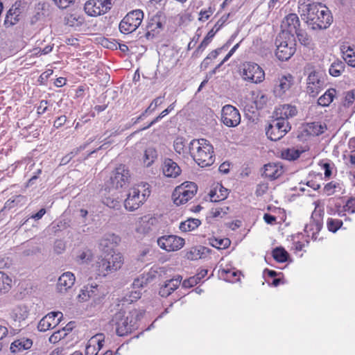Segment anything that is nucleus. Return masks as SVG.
<instances>
[{
  "label": "nucleus",
  "instance_id": "obj_1",
  "mask_svg": "<svg viewBox=\"0 0 355 355\" xmlns=\"http://www.w3.org/2000/svg\"><path fill=\"white\" fill-rule=\"evenodd\" d=\"M298 8L301 16L313 30L327 29L333 21L331 11L322 3L300 1Z\"/></svg>",
  "mask_w": 355,
  "mask_h": 355
},
{
  "label": "nucleus",
  "instance_id": "obj_2",
  "mask_svg": "<svg viewBox=\"0 0 355 355\" xmlns=\"http://www.w3.org/2000/svg\"><path fill=\"white\" fill-rule=\"evenodd\" d=\"M189 148L191 157L200 166H211L214 162V148L207 139H193Z\"/></svg>",
  "mask_w": 355,
  "mask_h": 355
},
{
  "label": "nucleus",
  "instance_id": "obj_3",
  "mask_svg": "<svg viewBox=\"0 0 355 355\" xmlns=\"http://www.w3.org/2000/svg\"><path fill=\"white\" fill-rule=\"evenodd\" d=\"M141 315V313L137 309H132L128 313L125 311L116 313L112 321L116 326V334L119 336H124L131 333L136 329L137 322Z\"/></svg>",
  "mask_w": 355,
  "mask_h": 355
},
{
  "label": "nucleus",
  "instance_id": "obj_4",
  "mask_svg": "<svg viewBox=\"0 0 355 355\" xmlns=\"http://www.w3.org/2000/svg\"><path fill=\"white\" fill-rule=\"evenodd\" d=\"M123 263V259L121 253L107 254L98 257L92 268L98 276L105 277L120 269Z\"/></svg>",
  "mask_w": 355,
  "mask_h": 355
},
{
  "label": "nucleus",
  "instance_id": "obj_5",
  "mask_svg": "<svg viewBox=\"0 0 355 355\" xmlns=\"http://www.w3.org/2000/svg\"><path fill=\"white\" fill-rule=\"evenodd\" d=\"M130 178L131 175L128 167L124 164L119 165L112 172L110 181L107 182V187L109 189V191L122 188L130 182Z\"/></svg>",
  "mask_w": 355,
  "mask_h": 355
},
{
  "label": "nucleus",
  "instance_id": "obj_6",
  "mask_svg": "<svg viewBox=\"0 0 355 355\" xmlns=\"http://www.w3.org/2000/svg\"><path fill=\"white\" fill-rule=\"evenodd\" d=\"M144 12L141 10H135L128 12L119 24L122 33L129 34L135 31L141 24Z\"/></svg>",
  "mask_w": 355,
  "mask_h": 355
},
{
  "label": "nucleus",
  "instance_id": "obj_7",
  "mask_svg": "<svg viewBox=\"0 0 355 355\" xmlns=\"http://www.w3.org/2000/svg\"><path fill=\"white\" fill-rule=\"evenodd\" d=\"M241 75L243 80L257 84L263 82L265 78V73L262 68L251 62L242 64Z\"/></svg>",
  "mask_w": 355,
  "mask_h": 355
},
{
  "label": "nucleus",
  "instance_id": "obj_8",
  "mask_svg": "<svg viewBox=\"0 0 355 355\" xmlns=\"http://www.w3.org/2000/svg\"><path fill=\"white\" fill-rule=\"evenodd\" d=\"M291 126L287 120L278 119L273 120L266 130L268 137L272 141L282 139L289 130Z\"/></svg>",
  "mask_w": 355,
  "mask_h": 355
},
{
  "label": "nucleus",
  "instance_id": "obj_9",
  "mask_svg": "<svg viewBox=\"0 0 355 355\" xmlns=\"http://www.w3.org/2000/svg\"><path fill=\"white\" fill-rule=\"evenodd\" d=\"M114 0H89L85 4V12L91 17H97L108 12Z\"/></svg>",
  "mask_w": 355,
  "mask_h": 355
},
{
  "label": "nucleus",
  "instance_id": "obj_10",
  "mask_svg": "<svg viewBox=\"0 0 355 355\" xmlns=\"http://www.w3.org/2000/svg\"><path fill=\"white\" fill-rule=\"evenodd\" d=\"M159 230L157 218L150 215H146L139 218L136 232L143 235L154 234Z\"/></svg>",
  "mask_w": 355,
  "mask_h": 355
},
{
  "label": "nucleus",
  "instance_id": "obj_11",
  "mask_svg": "<svg viewBox=\"0 0 355 355\" xmlns=\"http://www.w3.org/2000/svg\"><path fill=\"white\" fill-rule=\"evenodd\" d=\"M198 191L197 185L192 182H185L175 187L172 200H191Z\"/></svg>",
  "mask_w": 355,
  "mask_h": 355
},
{
  "label": "nucleus",
  "instance_id": "obj_12",
  "mask_svg": "<svg viewBox=\"0 0 355 355\" xmlns=\"http://www.w3.org/2000/svg\"><path fill=\"white\" fill-rule=\"evenodd\" d=\"M157 245L167 252L176 251L184 245V239L176 235H165L157 239Z\"/></svg>",
  "mask_w": 355,
  "mask_h": 355
},
{
  "label": "nucleus",
  "instance_id": "obj_13",
  "mask_svg": "<svg viewBox=\"0 0 355 355\" xmlns=\"http://www.w3.org/2000/svg\"><path fill=\"white\" fill-rule=\"evenodd\" d=\"M105 295V289L102 286L92 283L84 286L79 296L83 300H87V298H92L95 302H100Z\"/></svg>",
  "mask_w": 355,
  "mask_h": 355
},
{
  "label": "nucleus",
  "instance_id": "obj_14",
  "mask_svg": "<svg viewBox=\"0 0 355 355\" xmlns=\"http://www.w3.org/2000/svg\"><path fill=\"white\" fill-rule=\"evenodd\" d=\"M221 120L227 127H236L241 121L239 110L231 105H226L222 109Z\"/></svg>",
  "mask_w": 355,
  "mask_h": 355
},
{
  "label": "nucleus",
  "instance_id": "obj_15",
  "mask_svg": "<svg viewBox=\"0 0 355 355\" xmlns=\"http://www.w3.org/2000/svg\"><path fill=\"white\" fill-rule=\"evenodd\" d=\"M324 85V80L322 73L312 71L307 78V93L315 96L323 88Z\"/></svg>",
  "mask_w": 355,
  "mask_h": 355
},
{
  "label": "nucleus",
  "instance_id": "obj_16",
  "mask_svg": "<svg viewBox=\"0 0 355 355\" xmlns=\"http://www.w3.org/2000/svg\"><path fill=\"white\" fill-rule=\"evenodd\" d=\"M63 314L60 311H53L46 314L38 323L37 329L40 331H46L55 327L60 322Z\"/></svg>",
  "mask_w": 355,
  "mask_h": 355
},
{
  "label": "nucleus",
  "instance_id": "obj_17",
  "mask_svg": "<svg viewBox=\"0 0 355 355\" xmlns=\"http://www.w3.org/2000/svg\"><path fill=\"white\" fill-rule=\"evenodd\" d=\"M294 83V78L292 75L288 73L283 75L275 80L273 92L276 97H282L287 91L290 89Z\"/></svg>",
  "mask_w": 355,
  "mask_h": 355
},
{
  "label": "nucleus",
  "instance_id": "obj_18",
  "mask_svg": "<svg viewBox=\"0 0 355 355\" xmlns=\"http://www.w3.org/2000/svg\"><path fill=\"white\" fill-rule=\"evenodd\" d=\"M150 193L151 190L150 184L147 182H141L134 184L130 188L128 193V198L126 200L139 198L146 199L150 196Z\"/></svg>",
  "mask_w": 355,
  "mask_h": 355
},
{
  "label": "nucleus",
  "instance_id": "obj_19",
  "mask_svg": "<svg viewBox=\"0 0 355 355\" xmlns=\"http://www.w3.org/2000/svg\"><path fill=\"white\" fill-rule=\"evenodd\" d=\"M120 241V238L114 234H107L100 240L99 249L105 253V254H113L114 248Z\"/></svg>",
  "mask_w": 355,
  "mask_h": 355
},
{
  "label": "nucleus",
  "instance_id": "obj_20",
  "mask_svg": "<svg viewBox=\"0 0 355 355\" xmlns=\"http://www.w3.org/2000/svg\"><path fill=\"white\" fill-rule=\"evenodd\" d=\"M278 42L277 40V49L275 52L277 58L282 61L288 60L295 52L294 44L292 42L288 43L286 41L279 43Z\"/></svg>",
  "mask_w": 355,
  "mask_h": 355
},
{
  "label": "nucleus",
  "instance_id": "obj_21",
  "mask_svg": "<svg viewBox=\"0 0 355 355\" xmlns=\"http://www.w3.org/2000/svg\"><path fill=\"white\" fill-rule=\"evenodd\" d=\"M300 21L298 16L295 13H291L286 15L282 21L281 28L283 31H287L289 33H294L300 28Z\"/></svg>",
  "mask_w": 355,
  "mask_h": 355
},
{
  "label": "nucleus",
  "instance_id": "obj_22",
  "mask_svg": "<svg viewBox=\"0 0 355 355\" xmlns=\"http://www.w3.org/2000/svg\"><path fill=\"white\" fill-rule=\"evenodd\" d=\"M74 282L75 276L72 272H64L58 280L57 289L60 293H66L72 288Z\"/></svg>",
  "mask_w": 355,
  "mask_h": 355
},
{
  "label": "nucleus",
  "instance_id": "obj_23",
  "mask_svg": "<svg viewBox=\"0 0 355 355\" xmlns=\"http://www.w3.org/2000/svg\"><path fill=\"white\" fill-rule=\"evenodd\" d=\"M163 174L168 178H176L181 173V168L173 159L166 158L162 164Z\"/></svg>",
  "mask_w": 355,
  "mask_h": 355
},
{
  "label": "nucleus",
  "instance_id": "obj_24",
  "mask_svg": "<svg viewBox=\"0 0 355 355\" xmlns=\"http://www.w3.org/2000/svg\"><path fill=\"white\" fill-rule=\"evenodd\" d=\"M284 173V168L280 163H269L264 166L263 175L270 180H275Z\"/></svg>",
  "mask_w": 355,
  "mask_h": 355
},
{
  "label": "nucleus",
  "instance_id": "obj_25",
  "mask_svg": "<svg viewBox=\"0 0 355 355\" xmlns=\"http://www.w3.org/2000/svg\"><path fill=\"white\" fill-rule=\"evenodd\" d=\"M297 112L295 106L284 104L276 109L275 115L278 119L287 120L288 118L295 116Z\"/></svg>",
  "mask_w": 355,
  "mask_h": 355
},
{
  "label": "nucleus",
  "instance_id": "obj_26",
  "mask_svg": "<svg viewBox=\"0 0 355 355\" xmlns=\"http://www.w3.org/2000/svg\"><path fill=\"white\" fill-rule=\"evenodd\" d=\"M33 345V341L26 338H21L13 341L10 345V351L12 353H18L30 349Z\"/></svg>",
  "mask_w": 355,
  "mask_h": 355
},
{
  "label": "nucleus",
  "instance_id": "obj_27",
  "mask_svg": "<svg viewBox=\"0 0 355 355\" xmlns=\"http://www.w3.org/2000/svg\"><path fill=\"white\" fill-rule=\"evenodd\" d=\"M228 189L222 184L217 183L209 192L210 198H216L218 200H226L228 197Z\"/></svg>",
  "mask_w": 355,
  "mask_h": 355
},
{
  "label": "nucleus",
  "instance_id": "obj_28",
  "mask_svg": "<svg viewBox=\"0 0 355 355\" xmlns=\"http://www.w3.org/2000/svg\"><path fill=\"white\" fill-rule=\"evenodd\" d=\"M230 208L228 206H216L209 211L207 218L216 220L222 218L230 212Z\"/></svg>",
  "mask_w": 355,
  "mask_h": 355
},
{
  "label": "nucleus",
  "instance_id": "obj_29",
  "mask_svg": "<svg viewBox=\"0 0 355 355\" xmlns=\"http://www.w3.org/2000/svg\"><path fill=\"white\" fill-rule=\"evenodd\" d=\"M341 51L343 58L348 65L355 67V48L343 45Z\"/></svg>",
  "mask_w": 355,
  "mask_h": 355
},
{
  "label": "nucleus",
  "instance_id": "obj_30",
  "mask_svg": "<svg viewBox=\"0 0 355 355\" xmlns=\"http://www.w3.org/2000/svg\"><path fill=\"white\" fill-rule=\"evenodd\" d=\"M208 251L209 249L203 246L193 247L187 252L185 257L189 260H197L201 259L205 252Z\"/></svg>",
  "mask_w": 355,
  "mask_h": 355
},
{
  "label": "nucleus",
  "instance_id": "obj_31",
  "mask_svg": "<svg viewBox=\"0 0 355 355\" xmlns=\"http://www.w3.org/2000/svg\"><path fill=\"white\" fill-rule=\"evenodd\" d=\"M219 272L220 277L227 282H235L240 279L241 272L234 269H222Z\"/></svg>",
  "mask_w": 355,
  "mask_h": 355
},
{
  "label": "nucleus",
  "instance_id": "obj_32",
  "mask_svg": "<svg viewBox=\"0 0 355 355\" xmlns=\"http://www.w3.org/2000/svg\"><path fill=\"white\" fill-rule=\"evenodd\" d=\"M116 202L123 204L125 209L129 211H135L143 205L142 201H107L106 205L110 207H114Z\"/></svg>",
  "mask_w": 355,
  "mask_h": 355
},
{
  "label": "nucleus",
  "instance_id": "obj_33",
  "mask_svg": "<svg viewBox=\"0 0 355 355\" xmlns=\"http://www.w3.org/2000/svg\"><path fill=\"white\" fill-rule=\"evenodd\" d=\"M94 254L92 250L85 248L78 252L76 260L80 264L87 263L92 260Z\"/></svg>",
  "mask_w": 355,
  "mask_h": 355
},
{
  "label": "nucleus",
  "instance_id": "obj_34",
  "mask_svg": "<svg viewBox=\"0 0 355 355\" xmlns=\"http://www.w3.org/2000/svg\"><path fill=\"white\" fill-rule=\"evenodd\" d=\"M336 94V90L334 88H330L327 89L325 93L321 96L318 100V105L327 107L330 105V103L333 101Z\"/></svg>",
  "mask_w": 355,
  "mask_h": 355
},
{
  "label": "nucleus",
  "instance_id": "obj_35",
  "mask_svg": "<svg viewBox=\"0 0 355 355\" xmlns=\"http://www.w3.org/2000/svg\"><path fill=\"white\" fill-rule=\"evenodd\" d=\"M327 125L324 123L313 122L307 124V131L310 135L318 136L324 132Z\"/></svg>",
  "mask_w": 355,
  "mask_h": 355
},
{
  "label": "nucleus",
  "instance_id": "obj_36",
  "mask_svg": "<svg viewBox=\"0 0 355 355\" xmlns=\"http://www.w3.org/2000/svg\"><path fill=\"white\" fill-rule=\"evenodd\" d=\"M201 224V221L197 218H188L180 225V229L182 232H190L196 230Z\"/></svg>",
  "mask_w": 355,
  "mask_h": 355
},
{
  "label": "nucleus",
  "instance_id": "obj_37",
  "mask_svg": "<svg viewBox=\"0 0 355 355\" xmlns=\"http://www.w3.org/2000/svg\"><path fill=\"white\" fill-rule=\"evenodd\" d=\"M157 158V153L155 148L149 147L146 149L143 162L146 167L150 166Z\"/></svg>",
  "mask_w": 355,
  "mask_h": 355
},
{
  "label": "nucleus",
  "instance_id": "obj_38",
  "mask_svg": "<svg viewBox=\"0 0 355 355\" xmlns=\"http://www.w3.org/2000/svg\"><path fill=\"white\" fill-rule=\"evenodd\" d=\"M93 141H94L93 139H92V138L89 139L87 144H85L83 146H80L79 148L74 149L71 153H69V154H67V155L63 157L61 159L60 164L65 165V164H68L73 157L77 155L80 151L84 150L86 148L87 145L92 143Z\"/></svg>",
  "mask_w": 355,
  "mask_h": 355
},
{
  "label": "nucleus",
  "instance_id": "obj_39",
  "mask_svg": "<svg viewBox=\"0 0 355 355\" xmlns=\"http://www.w3.org/2000/svg\"><path fill=\"white\" fill-rule=\"evenodd\" d=\"M19 10L15 8L14 10L10 9L7 12L4 20V24L7 26H10L15 24L19 21Z\"/></svg>",
  "mask_w": 355,
  "mask_h": 355
},
{
  "label": "nucleus",
  "instance_id": "obj_40",
  "mask_svg": "<svg viewBox=\"0 0 355 355\" xmlns=\"http://www.w3.org/2000/svg\"><path fill=\"white\" fill-rule=\"evenodd\" d=\"M272 257L277 262L284 263L287 261L289 254L284 248L277 247L272 250Z\"/></svg>",
  "mask_w": 355,
  "mask_h": 355
},
{
  "label": "nucleus",
  "instance_id": "obj_41",
  "mask_svg": "<svg viewBox=\"0 0 355 355\" xmlns=\"http://www.w3.org/2000/svg\"><path fill=\"white\" fill-rule=\"evenodd\" d=\"M28 315L27 307L25 306H18L12 311V318L15 320H24Z\"/></svg>",
  "mask_w": 355,
  "mask_h": 355
},
{
  "label": "nucleus",
  "instance_id": "obj_42",
  "mask_svg": "<svg viewBox=\"0 0 355 355\" xmlns=\"http://www.w3.org/2000/svg\"><path fill=\"white\" fill-rule=\"evenodd\" d=\"M301 151L294 148H289L282 151L281 155L282 157L284 159L288 161H293L297 159L300 154Z\"/></svg>",
  "mask_w": 355,
  "mask_h": 355
},
{
  "label": "nucleus",
  "instance_id": "obj_43",
  "mask_svg": "<svg viewBox=\"0 0 355 355\" xmlns=\"http://www.w3.org/2000/svg\"><path fill=\"white\" fill-rule=\"evenodd\" d=\"M11 279L4 272L0 271V293H6L10 288Z\"/></svg>",
  "mask_w": 355,
  "mask_h": 355
},
{
  "label": "nucleus",
  "instance_id": "obj_44",
  "mask_svg": "<svg viewBox=\"0 0 355 355\" xmlns=\"http://www.w3.org/2000/svg\"><path fill=\"white\" fill-rule=\"evenodd\" d=\"M344 71V64L342 62H333L329 69L330 75L334 77H338L341 75Z\"/></svg>",
  "mask_w": 355,
  "mask_h": 355
},
{
  "label": "nucleus",
  "instance_id": "obj_45",
  "mask_svg": "<svg viewBox=\"0 0 355 355\" xmlns=\"http://www.w3.org/2000/svg\"><path fill=\"white\" fill-rule=\"evenodd\" d=\"M211 245L218 249H225L228 248L231 243L229 239H216L214 238L211 240Z\"/></svg>",
  "mask_w": 355,
  "mask_h": 355
},
{
  "label": "nucleus",
  "instance_id": "obj_46",
  "mask_svg": "<svg viewBox=\"0 0 355 355\" xmlns=\"http://www.w3.org/2000/svg\"><path fill=\"white\" fill-rule=\"evenodd\" d=\"M294 33L296 34L297 37L301 44L305 46H309L311 43V40L307 33L300 28L295 31Z\"/></svg>",
  "mask_w": 355,
  "mask_h": 355
},
{
  "label": "nucleus",
  "instance_id": "obj_47",
  "mask_svg": "<svg viewBox=\"0 0 355 355\" xmlns=\"http://www.w3.org/2000/svg\"><path fill=\"white\" fill-rule=\"evenodd\" d=\"M148 275H140L137 278L135 279L132 282V287L134 288H141L146 286L149 282Z\"/></svg>",
  "mask_w": 355,
  "mask_h": 355
},
{
  "label": "nucleus",
  "instance_id": "obj_48",
  "mask_svg": "<svg viewBox=\"0 0 355 355\" xmlns=\"http://www.w3.org/2000/svg\"><path fill=\"white\" fill-rule=\"evenodd\" d=\"M182 279V276L177 275L173 278L166 281L165 284L168 287V288L173 292L178 288V286L181 284Z\"/></svg>",
  "mask_w": 355,
  "mask_h": 355
},
{
  "label": "nucleus",
  "instance_id": "obj_49",
  "mask_svg": "<svg viewBox=\"0 0 355 355\" xmlns=\"http://www.w3.org/2000/svg\"><path fill=\"white\" fill-rule=\"evenodd\" d=\"M104 339H105V336L103 334H98L95 335L94 336L90 338V340H89V343L90 344H92L95 347L97 345L98 349H96L98 351L103 346Z\"/></svg>",
  "mask_w": 355,
  "mask_h": 355
},
{
  "label": "nucleus",
  "instance_id": "obj_50",
  "mask_svg": "<svg viewBox=\"0 0 355 355\" xmlns=\"http://www.w3.org/2000/svg\"><path fill=\"white\" fill-rule=\"evenodd\" d=\"M343 222L338 219L329 218L327 220V227L330 232H336L342 225Z\"/></svg>",
  "mask_w": 355,
  "mask_h": 355
},
{
  "label": "nucleus",
  "instance_id": "obj_51",
  "mask_svg": "<svg viewBox=\"0 0 355 355\" xmlns=\"http://www.w3.org/2000/svg\"><path fill=\"white\" fill-rule=\"evenodd\" d=\"M164 96H158L156 98H155L150 105L147 107V109L145 110V113L148 112H153L159 105L162 104L164 102Z\"/></svg>",
  "mask_w": 355,
  "mask_h": 355
},
{
  "label": "nucleus",
  "instance_id": "obj_52",
  "mask_svg": "<svg viewBox=\"0 0 355 355\" xmlns=\"http://www.w3.org/2000/svg\"><path fill=\"white\" fill-rule=\"evenodd\" d=\"M44 7H45V4L40 3H39L35 6L36 13L34 15L33 19H32V22H35V21L40 19L42 17L44 16V13L42 12L43 10L44 9Z\"/></svg>",
  "mask_w": 355,
  "mask_h": 355
},
{
  "label": "nucleus",
  "instance_id": "obj_53",
  "mask_svg": "<svg viewBox=\"0 0 355 355\" xmlns=\"http://www.w3.org/2000/svg\"><path fill=\"white\" fill-rule=\"evenodd\" d=\"M167 114H168V111L166 110H163L159 114V115H158L156 118H155L147 126H145V127L141 128L140 130H138V132L141 131V130H145L149 128L150 127H151L155 123L158 122L159 120H161L163 117H164ZM136 132H137V131L135 132L134 134H135Z\"/></svg>",
  "mask_w": 355,
  "mask_h": 355
},
{
  "label": "nucleus",
  "instance_id": "obj_54",
  "mask_svg": "<svg viewBox=\"0 0 355 355\" xmlns=\"http://www.w3.org/2000/svg\"><path fill=\"white\" fill-rule=\"evenodd\" d=\"M197 284H198V277L193 276L184 280L182 285L183 288H188L196 286Z\"/></svg>",
  "mask_w": 355,
  "mask_h": 355
},
{
  "label": "nucleus",
  "instance_id": "obj_55",
  "mask_svg": "<svg viewBox=\"0 0 355 355\" xmlns=\"http://www.w3.org/2000/svg\"><path fill=\"white\" fill-rule=\"evenodd\" d=\"M173 146L175 150L178 153L181 154L182 153L184 152V148L185 146L182 138L176 139L175 141H174Z\"/></svg>",
  "mask_w": 355,
  "mask_h": 355
},
{
  "label": "nucleus",
  "instance_id": "obj_56",
  "mask_svg": "<svg viewBox=\"0 0 355 355\" xmlns=\"http://www.w3.org/2000/svg\"><path fill=\"white\" fill-rule=\"evenodd\" d=\"M268 101L267 96L263 94H260L257 96V99L255 100V103L258 108H262L264 105H266Z\"/></svg>",
  "mask_w": 355,
  "mask_h": 355
},
{
  "label": "nucleus",
  "instance_id": "obj_57",
  "mask_svg": "<svg viewBox=\"0 0 355 355\" xmlns=\"http://www.w3.org/2000/svg\"><path fill=\"white\" fill-rule=\"evenodd\" d=\"M213 12L214 11L211 8H209L207 10H201L200 12V17L198 19L202 21H205L213 14Z\"/></svg>",
  "mask_w": 355,
  "mask_h": 355
},
{
  "label": "nucleus",
  "instance_id": "obj_58",
  "mask_svg": "<svg viewBox=\"0 0 355 355\" xmlns=\"http://www.w3.org/2000/svg\"><path fill=\"white\" fill-rule=\"evenodd\" d=\"M268 189V186L267 183H260L257 185L256 189V194L257 197L262 196Z\"/></svg>",
  "mask_w": 355,
  "mask_h": 355
},
{
  "label": "nucleus",
  "instance_id": "obj_59",
  "mask_svg": "<svg viewBox=\"0 0 355 355\" xmlns=\"http://www.w3.org/2000/svg\"><path fill=\"white\" fill-rule=\"evenodd\" d=\"M345 202L343 205L344 211H348L349 213H355V201H343Z\"/></svg>",
  "mask_w": 355,
  "mask_h": 355
},
{
  "label": "nucleus",
  "instance_id": "obj_60",
  "mask_svg": "<svg viewBox=\"0 0 355 355\" xmlns=\"http://www.w3.org/2000/svg\"><path fill=\"white\" fill-rule=\"evenodd\" d=\"M65 250V244L62 240H57L54 243V250L57 254H61Z\"/></svg>",
  "mask_w": 355,
  "mask_h": 355
},
{
  "label": "nucleus",
  "instance_id": "obj_61",
  "mask_svg": "<svg viewBox=\"0 0 355 355\" xmlns=\"http://www.w3.org/2000/svg\"><path fill=\"white\" fill-rule=\"evenodd\" d=\"M66 334H62V332L60 331H58L55 333H53L49 338V342L51 343H55L58 341H60Z\"/></svg>",
  "mask_w": 355,
  "mask_h": 355
},
{
  "label": "nucleus",
  "instance_id": "obj_62",
  "mask_svg": "<svg viewBox=\"0 0 355 355\" xmlns=\"http://www.w3.org/2000/svg\"><path fill=\"white\" fill-rule=\"evenodd\" d=\"M55 3L61 9L67 8L73 2L74 0H53Z\"/></svg>",
  "mask_w": 355,
  "mask_h": 355
},
{
  "label": "nucleus",
  "instance_id": "obj_63",
  "mask_svg": "<svg viewBox=\"0 0 355 355\" xmlns=\"http://www.w3.org/2000/svg\"><path fill=\"white\" fill-rule=\"evenodd\" d=\"M97 354L98 350L96 349V347L88 342V344L86 346L85 355H97Z\"/></svg>",
  "mask_w": 355,
  "mask_h": 355
},
{
  "label": "nucleus",
  "instance_id": "obj_64",
  "mask_svg": "<svg viewBox=\"0 0 355 355\" xmlns=\"http://www.w3.org/2000/svg\"><path fill=\"white\" fill-rule=\"evenodd\" d=\"M66 122H67V116L64 115H62V116L58 117L55 120V121L53 123V126L55 128H59L62 127Z\"/></svg>",
  "mask_w": 355,
  "mask_h": 355
}]
</instances>
